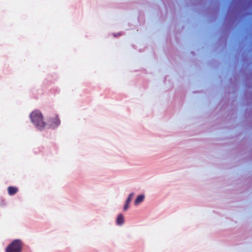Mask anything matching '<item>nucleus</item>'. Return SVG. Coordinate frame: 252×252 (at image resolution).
I'll return each mask as SVG.
<instances>
[{
  "label": "nucleus",
  "mask_w": 252,
  "mask_h": 252,
  "mask_svg": "<svg viewBox=\"0 0 252 252\" xmlns=\"http://www.w3.org/2000/svg\"><path fill=\"white\" fill-rule=\"evenodd\" d=\"M30 118L37 128L42 129L45 127V123L43 120V116L40 111L38 110L33 111L30 115Z\"/></svg>",
  "instance_id": "obj_1"
},
{
  "label": "nucleus",
  "mask_w": 252,
  "mask_h": 252,
  "mask_svg": "<svg viewBox=\"0 0 252 252\" xmlns=\"http://www.w3.org/2000/svg\"><path fill=\"white\" fill-rule=\"evenodd\" d=\"M23 244L20 239H15L8 245L5 249V252H21Z\"/></svg>",
  "instance_id": "obj_2"
},
{
  "label": "nucleus",
  "mask_w": 252,
  "mask_h": 252,
  "mask_svg": "<svg viewBox=\"0 0 252 252\" xmlns=\"http://www.w3.org/2000/svg\"><path fill=\"white\" fill-rule=\"evenodd\" d=\"M49 123L51 126L56 127L60 124V120L58 116L55 115L50 118Z\"/></svg>",
  "instance_id": "obj_3"
},
{
  "label": "nucleus",
  "mask_w": 252,
  "mask_h": 252,
  "mask_svg": "<svg viewBox=\"0 0 252 252\" xmlns=\"http://www.w3.org/2000/svg\"><path fill=\"white\" fill-rule=\"evenodd\" d=\"M8 194L10 195H13L17 193L18 189L17 188L15 187H9L7 189Z\"/></svg>",
  "instance_id": "obj_4"
},
{
  "label": "nucleus",
  "mask_w": 252,
  "mask_h": 252,
  "mask_svg": "<svg viewBox=\"0 0 252 252\" xmlns=\"http://www.w3.org/2000/svg\"><path fill=\"white\" fill-rule=\"evenodd\" d=\"M144 199V195H138L134 201V204L135 205H138L139 204L141 203L142 201H143Z\"/></svg>",
  "instance_id": "obj_5"
},
{
  "label": "nucleus",
  "mask_w": 252,
  "mask_h": 252,
  "mask_svg": "<svg viewBox=\"0 0 252 252\" xmlns=\"http://www.w3.org/2000/svg\"><path fill=\"white\" fill-rule=\"evenodd\" d=\"M124 222V216L122 214H120L118 215L117 219V224L118 225H121L123 224Z\"/></svg>",
  "instance_id": "obj_6"
},
{
  "label": "nucleus",
  "mask_w": 252,
  "mask_h": 252,
  "mask_svg": "<svg viewBox=\"0 0 252 252\" xmlns=\"http://www.w3.org/2000/svg\"><path fill=\"white\" fill-rule=\"evenodd\" d=\"M133 195H134L133 193H131L130 194H129L127 199H126V202H127L128 203H130L132 199Z\"/></svg>",
  "instance_id": "obj_7"
},
{
  "label": "nucleus",
  "mask_w": 252,
  "mask_h": 252,
  "mask_svg": "<svg viewBox=\"0 0 252 252\" xmlns=\"http://www.w3.org/2000/svg\"><path fill=\"white\" fill-rule=\"evenodd\" d=\"M129 204L130 203H128L127 202H126V204H125V205L124 206V210L125 211H126L128 209V208L129 207Z\"/></svg>",
  "instance_id": "obj_8"
}]
</instances>
